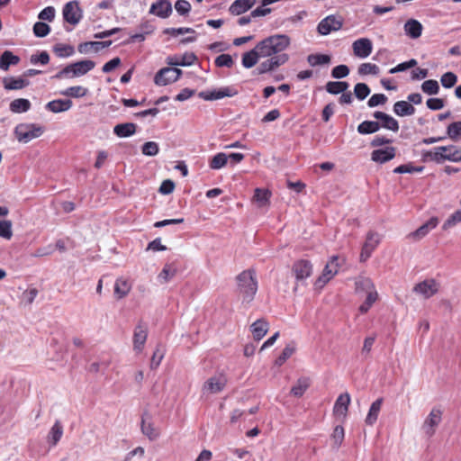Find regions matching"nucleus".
<instances>
[{
    "label": "nucleus",
    "mask_w": 461,
    "mask_h": 461,
    "mask_svg": "<svg viewBox=\"0 0 461 461\" xmlns=\"http://www.w3.org/2000/svg\"><path fill=\"white\" fill-rule=\"evenodd\" d=\"M291 40L285 34H275L260 41L257 44V50L262 58H274L288 55L285 50L290 46Z\"/></svg>",
    "instance_id": "obj_1"
},
{
    "label": "nucleus",
    "mask_w": 461,
    "mask_h": 461,
    "mask_svg": "<svg viewBox=\"0 0 461 461\" xmlns=\"http://www.w3.org/2000/svg\"><path fill=\"white\" fill-rule=\"evenodd\" d=\"M236 279L242 303L247 304L251 303L258 291V281L255 271L253 269L244 270L238 275Z\"/></svg>",
    "instance_id": "obj_2"
},
{
    "label": "nucleus",
    "mask_w": 461,
    "mask_h": 461,
    "mask_svg": "<svg viewBox=\"0 0 461 461\" xmlns=\"http://www.w3.org/2000/svg\"><path fill=\"white\" fill-rule=\"evenodd\" d=\"M95 67V63L93 60H80L66 66L59 72H58L54 77L57 79H61L82 77L92 70Z\"/></svg>",
    "instance_id": "obj_3"
},
{
    "label": "nucleus",
    "mask_w": 461,
    "mask_h": 461,
    "mask_svg": "<svg viewBox=\"0 0 461 461\" xmlns=\"http://www.w3.org/2000/svg\"><path fill=\"white\" fill-rule=\"evenodd\" d=\"M43 133V127L33 123H21L14 129V134L18 141L28 143Z\"/></svg>",
    "instance_id": "obj_4"
},
{
    "label": "nucleus",
    "mask_w": 461,
    "mask_h": 461,
    "mask_svg": "<svg viewBox=\"0 0 461 461\" xmlns=\"http://www.w3.org/2000/svg\"><path fill=\"white\" fill-rule=\"evenodd\" d=\"M440 289V283L434 278H427L421 282L417 283L412 291L414 294L420 295L423 299H429L436 295Z\"/></svg>",
    "instance_id": "obj_5"
},
{
    "label": "nucleus",
    "mask_w": 461,
    "mask_h": 461,
    "mask_svg": "<svg viewBox=\"0 0 461 461\" xmlns=\"http://www.w3.org/2000/svg\"><path fill=\"white\" fill-rule=\"evenodd\" d=\"M182 75V70L177 68H163L159 69L154 77L157 86H164L176 82Z\"/></svg>",
    "instance_id": "obj_6"
},
{
    "label": "nucleus",
    "mask_w": 461,
    "mask_h": 461,
    "mask_svg": "<svg viewBox=\"0 0 461 461\" xmlns=\"http://www.w3.org/2000/svg\"><path fill=\"white\" fill-rule=\"evenodd\" d=\"M62 14L64 20L73 26L77 25L83 17L79 3L76 0L70 1L64 5Z\"/></svg>",
    "instance_id": "obj_7"
},
{
    "label": "nucleus",
    "mask_w": 461,
    "mask_h": 461,
    "mask_svg": "<svg viewBox=\"0 0 461 461\" xmlns=\"http://www.w3.org/2000/svg\"><path fill=\"white\" fill-rule=\"evenodd\" d=\"M381 241V236L375 231H369L366 234V241L363 244L361 253H360V261H366L372 255L373 251L378 246Z\"/></svg>",
    "instance_id": "obj_8"
},
{
    "label": "nucleus",
    "mask_w": 461,
    "mask_h": 461,
    "mask_svg": "<svg viewBox=\"0 0 461 461\" xmlns=\"http://www.w3.org/2000/svg\"><path fill=\"white\" fill-rule=\"evenodd\" d=\"M442 420V411L438 408H433L426 420L422 424V430L428 436L431 437L434 435L436 431V428L441 422Z\"/></svg>",
    "instance_id": "obj_9"
},
{
    "label": "nucleus",
    "mask_w": 461,
    "mask_h": 461,
    "mask_svg": "<svg viewBox=\"0 0 461 461\" xmlns=\"http://www.w3.org/2000/svg\"><path fill=\"white\" fill-rule=\"evenodd\" d=\"M292 271L295 276L298 285L299 283L303 284L305 279L311 276L312 273V265L309 260L300 259L294 263Z\"/></svg>",
    "instance_id": "obj_10"
},
{
    "label": "nucleus",
    "mask_w": 461,
    "mask_h": 461,
    "mask_svg": "<svg viewBox=\"0 0 461 461\" xmlns=\"http://www.w3.org/2000/svg\"><path fill=\"white\" fill-rule=\"evenodd\" d=\"M238 94V91L232 86H225L212 91H202L198 96L205 101L219 100L223 97H232Z\"/></svg>",
    "instance_id": "obj_11"
},
{
    "label": "nucleus",
    "mask_w": 461,
    "mask_h": 461,
    "mask_svg": "<svg viewBox=\"0 0 461 461\" xmlns=\"http://www.w3.org/2000/svg\"><path fill=\"white\" fill-rule=\"evenodd\" d=\"M289 60V55H282L274 58H268L265 61L261 62L257 68V73L258 75L266 74L274 71L277 68L285 65Z\"/></svg>",
    "instance_id": "obj_12"
},
{
    "label": "nucleus",
    "mask_w": 461,
    "mask_h": 461,
    "mask_svg": "<svg viewBox=\"0 0 461 461\" xmlns=\"http://www.w3.org/2000/svg\"><path fill=\"white\" fill-rule=\"evenodd\" d=\"M227 379L222 375L210 377L203 385L202 391L204 394H214L221 392L226 386Z\"/></svg>",
    "instance_id": "obj_13"
},
{
    "label": "nucleus",
    "mask_w": 461,
    "mask_h": 461,
    "mask_svg": "<svg viewBox=\"0 0 461 461\" xmlns=\"http://www.w3.org/2000/svg\"><path fill=\"white\" fill-rule=\"evenodd\" d=\"M338 257L334 256L326 264L322 275L317 279L315 285L319 288H321L328 283L337 273L339 270L338 264Z\"/></svg>",
    "instance_id": "obj_14"
},
{
    "label": "nucleus",
    "mask_w": 461,
    "mask_h": 461,
    "mask_svg": "<svg viewBox=\"0 0 461 461\" xmlns=\"http://www.w3.org/2000/svg\"><path fill=\"white\" fill-rule=\"evenodd\" d=\"M342 27V22L335 15H329L322 19L317 27V31L321 35H328L331 32L339 31Z\"/></svg>",
    "instance_id": "obj_15"
},
{
    "label": "nucleus",
    "mask_w": 461,
    "mask_h": 461,
    "mask_svg": "<svg viewBox=\"0 0 461 461\" xmlns=\"http://www.w3.org/2000/svg\"><path fill=\"white\" fill-rule=\"evenodd\" d=\"M352 50L356 57L366 59L373 51V43L368 38H360L352 43Z\"/></svg>",
    "instance_id": "obj_16"
},
{
    "label": "nucleus",
    "mask_w": 461,
    "mask_h": 461,
    "mask_svg": "<svg viewBox=\"0 0 461 461\" xmlns=\"http://www.w3.org/2000/svg\"><path fill=\"white\" fill-rule=\"evenodd\" d=\"M350 401L351 398L349 393H344L339 395L333 406V414L337 418H341L342 420H345L348 414Z\"/></svg>",
    "instance_id": "obj_17"
},
{
    "label": "nucleus",
    "mask_w": 461,
    "mask_h": 461,
    "mask_svg": "<svg viewBox=\"0 0 461 461\" xmlns=\"http://www.w3.org/2000/svg\"><path fill=\"white\" fill-rule=\"evenodd\" d=\"M438 223L439 220L438 217H431L415 231L411 232L408 237L414 240H420L427 236L432 230H434L438 225Z\"/></svg>",
    "instance_id": "obj_18"
},
{
    "label": "nucleus",
    "mask_w": 461,
    "mask_h": 461,
    "mask_svg": "<svg viewBox=\"0 0 461 461\" xmlns=\"http://www.w3.org/2000/svg\"><path fill=\"white\" fill-rule=\"evenodd\" d=\"M148 337V329L141 323L135 327L133 333V349L140 353L144 348Z\"/></svg>",
    "instance_id": "obj_19"
},
{
    "label": "nucleus",
    "mask_w": 461,
    "mask_h": 461,
    "mask_svg": "<svg viewBox=\"0 0 461 461\" xmlns=\"http://www.w3.org/2000/svg\"><path fill=\"white\" fill-rule=\"evenodd\" d=\"M149 14L167 18L172 14V5L168 0H158L151 5Z\"/></svg>",
    "instance_id": "obj_20"
},
{
    "label": "nucleus",
    "mask_w": 461,
    "mask_h": 461,
    "mask_svg": "<svg viewBox=\"0 0 461 461\" xmlns=\"http://www.w3.org/2000/svg\"><path fill=\"white\" fill-rule=\"evenodd\" d=\"M355 290L357 294H366V295L377 292L371 278L363 276L356 278Z\"/></svg>",
    "instance_id": "obj_21"
},
{
    "label": "nucleus",
    "mask_w": 461,
    "mask_h": 461,
    "mask_svg": "<svg viewBox=\"0 0 461 461\" xmlns=\"http://www.w3.org/2000/svg\"><path fill=\"white\" fill-rule=\"evenodd\" d=\"M374 117L381 122L380 128L390 130L397 132L399 131V123L393 116L380 111L374 113Z\"/></svg>",
    "instance_id": "obj_22"
},
{
    "label": "nucleus",
    "mask_w": 461,
    "mask_h": 461,
    "mask_svg": "<svg viewBox=\"0 0 461 461\" xmlns=\"http://www.w3.org/2000/svg\"><path fill=\"white\" fill-rule=\"evenodd\" d=\"M395 157V148L386 147L384 149H375L371 153V159L376 163H385Z\"/></svg>",
    "instance_id": "obj_23"
},
{
    "label": "nucleus",
    "mask_w": 461,
    "mask_h": 461,
    "mask_svg": "<svg viewBox=\"0 0 461 461\" xmlns=\"http://www.w3.org/2000/svg\"><path fill=\"white\" fill-rule=\"evenodd\" d=\"M131 290V283L129 279L119 277L114 283V296L116 299L121 300L128 295Z\"/></svg>",
    "instance_id": "obj_24"
},
{
    "label": "nucleus",
    "mask_w": 461,
    "mask_h": 461,
    "mask_svg": "<svg viewBox=\"0 0 461 461\" xmlns=\"http://www.w3.org/2000/svg\"><path fill=\"white\" fill-rule=\"evenodd\" d=\"M73 105L70 99H56L46 104V109L54 113L68 111Z\"/></svg>",
    "instance_id": "obj_25"
},
{
    "label": "nucleus",
    "mask_w": 461,
    "mask_h": 461,
    "mask_svg": "<svg viewBox=\"0 0 461 461\" xmlns=\"http://www.w3.org/2000/svg\"><path fill=\"white\" fill-rule=\"evenodd\" d=\"M257 0H235L229 8V12L233 15H240L249 10Z\"/></svg>",
    "instance_id": "obj_26"
},
{
    "label": "nucleus",
    "mask_w": 461,
    "mask_h": 461,
    "mask_svg": "<svg viewBox=\"0 0 461 461\" xmlns=\"http://www.w3.org/2000/svg\"><path fill=\"white\" fill-rule=\"evenodd\" d=\"M196 60V56L194 53H185L182 56L168 57L167 62L170 66H190Z\"/></svg>",
    "instance_id": "obj_27"
},
{
    "label": "nucleus",
    "mask_w": 461,
    "mask_h": 461,
    "mask_svg": "<svg viewBox=\"0 0 461 461\" xmlns=\"http://www.w3.org/2000/svg\"><path fill=\"white\" fill-rule=\"evenodd\" d=\"M268 323L264 319L257 320L250 326V330L253 335V338L256 340H260L268 330Z\"/></svg>",
    "instance_id": "obj_28"
},
{
    "label": "nucleus",
    "mask_w": 461,
    "mask_h": 461,
    "mask_svg": "<svg viewBox=\"0 0 461 461\" xmlns=\"http://www.w3.org/2000/svg\"><path fill=\"white\" fill-rule=\"evenodd\" d=\"M393 113L401 117L410 116L415 113L414 106L408 101H398L393 104Z\"/></svg>",
    "instance_id": "obj_29"
},
{
    "label": "nucleus",
    "mask_w": 461,
    "mask_h": 461,
    "mask_svg": "<svg viewBox=\"0 0 461 461\" xmlns=\"http://www.w3.org/2000/svg\"><path fill=\"white\" fill-rule=\"evenodd\" d=\"M383 404V398H378L370 406L368 413L366 417V423L369 426H373L377 419Z\"/></svg>",
    "instance_id": "obj_30"
},
{
    "label": "nucleus",
    "mask_w": 461,
    "mask_h": 461,
    "mask_svg": "<svg viewBox=\"0 0 461 461\" xmlns=\"http://www.w3.org/2000/svg\"><path fill=\"white\" fill-rule=\"evenodd\" d=\"M137 125L132 122L120 123L114 126L113 133L120 138L132 136L136 132Z\"/></svg>",
    "instance_id": "obj_31"
},
{
    "label": "nucleus",
    "mask_w": 461,
    "mask_h": 461,
    "mask_svg": "<svg viewBox=\"0 0 461 461\" xmlns=\"http://www.w3.org/2000/svg\"><path fill=\"white\" fill-rule=\"evenodd\" d=\"M404 32L411 39H417L421 35L422 25L417 20H408L404 24Z\"/></svg>",
    "instance_id": "obj_32"
},
{
    "label": "nucleus",
    "mask_w": 461,
    "mask_h": 461,
    "mask_svg": "<svg viewBox=\"0 0 461 461\" xmlns=\"http://www.w3.org/2000/svg\"><path fill=\"white\" fill-rule=\"evenodd\" d=\"M20 62V58L14 55L10 50H5L0 56V68L7 71L11 65H17Z\"/></svg>",
    "instance_id": "obj_33"
},
{
    "label": "nucleus",
    "mask_w": 461,
    "mask_h": 461,
    "mask_svg": "<svg viewBox=\"0 0 461 461\" xmlns=\"http://www.w3.org/2000/svg\"><path fill=\"white\" fill-rule=\"evenodd\" d=\"M262 58L258 50H257V45L251 50L245 52L242 55V66L246 68L254 67L258 59Z\"/></svg>",
    "instance_id": "obj_34"
},
{
    "label": "nucleus",
    "mask_w": 461,
    "mask_h": 461,
    "mask_svg": "<svg viewBox=\"0 0 461 461\" xmlns=\"http://www.w3.org/2000/svg\"><path fill=\"white\" fill-rule=\"evenodd\" d=\"M63 435V426L59 420H56L48 434V443L56 446Z\"/></svg>",
    "instance_id": "obj_35"
},
{
    "label": "nucleus",
    "mask_w": 461,
    "mask_h": 461,
    "mask_svg": "<svg viewBox=\"0 0 461 461\" xmlns=\"http://www.w3.org/2000/svg\"><path fill=\"white\" fill-rule=\"evenodd\" d=\"M88 94V89L82 86H75L68 87L60 92V95L72 98L84 97Z\"/></svg>",
    "instance_id": "obj_36"
},
{
    "label": "nucleus",
    "mask_w": 461,
    "mask_h": 461,
    "mask_svg": "<svg viewBox=\"0 0 461 461\" xmlns=\"http://www.w3.org/2000/svg\"><path fill=\"white\" fill-rule=\"evenodd\" d=\"M446 146L436 147L433 150L428 151L424 157L427 159L432 160L436 163H442L446 161L444 153H446Z\"/></svg>",
    "instance_id": "obj_37"
},
{
    "label": "nucleus",
    "mask_w": 461,
    "mask_h": 461,
    "mask_svg": "<svg viewBox=\"0 0 461 461\" xmlns=\"http://www.w3.org/2000/svg\"><path fill=\"white\" fill-rule=\"evenodd\" d=\"M271 193L267 189L257 188L255 189L254 201L258 207H265L268 205Z\"/></svg>",
    "instance_id": "obj_38"
},
{
    "label": "nucleus",
    "mask_w": 461,
    "mask_h": 461,
    "mask_svg": "<svg viewBox=\"0 0 461 461\" xmlns=\"http://www.w3.org/2000/svg\"><path fill=\"white\" fill-rule=\"evenodd\" d=\"M31 108V103L28 99L18 98L11 102L10 110L15 113L27 112Z\"/></svg>",
    "instance_id": "obj_39"
},
{
    "label": "nucleus",
    "mask_w": 461,
    "mask_h": 461,
    "mask_svg": "<svg viewBox=\"0 0 461 461\" xmlns=\"http://www.w3.org/2000/svg\"><path fill=\"white\" fill-rule=\"evenodd\" d=\"M348 83L345 81H330L326 84V90L331 95H339L348 88Z\"/></svg>",
    "instance_id": "obj_40"
},
{
    "label": "nucleus",
    "mask_w": 461,
    "mask_h": 461,
    "mask_svg": "<svg viewBox=\"0 0 461 461\" xmlns=\"http://www.w3.org/2000/svg\"><path fill=\"white\" fill-rule=\"evenodd\" d=\"M228 163V155L222 152L214 155L210 162L209 167L212 169L218 170L225 167Z\"/></svg>",
    "instance_id": "obj_41"
},
{
    "label": "nucleus",
    "mask_w": 461,
    "mask_h": 461,
    "mask_svg": "<svg viewBox=\"0 0 461 461\" xmlns=\"http://www.w3.org/2000/svg\"><path fill=\"white\" fill-rule=\"evenodd\" d=\"M380 129V123L374 121H365L357 126L360 134L375 133Z\"/></svg>",
    "instance_id": "obj_42"
},
{
    "label": "nucleus",
    "mask_w": 461,
    "mask_h": 461,
    "mask_svg": "<svg viewBox=\"0 0 461 461\" xmlns=\"http://www.w3.org/2000/svg\"><path fill=\"white\" fill-rule=\"evenodd\" d=\"M345 437V431L342 426L338 425L334 428L333 432L330 436V439L332 441V447L335 450H338L341 446Z\"/></svg>",
    "instance_id": "obj_43"
},
{
    "label": "nucleus",
    "mask_w": 461,
    "mask_h": 461,
    "mask_svg": "<svg viewBox=\"0 0 461 461\" xmlns=\"http://www.w3.org/2000/svg\"><path fill=\"white\" fill-rule=\"evenodd\" d=\"M141 431L149 440H155L159 437L158 429L151 422H147L145 420H142L141 422Z\"/></svg>",
    "instance_id": "obj_44"
},
{
    "label": "nucleus",
    "mask_w": 461,
    "mask_h": 461,
    "mask_svg": "<svg viewBox=\"0 0 461 461\" xmlns=\"http://www.w3.org/2000/svg\"><path fill=\"white\" fill-rule=\"evenodd\" d=\"M28 85V82L23 78H5L4 86L7 90H18L22 89Z\"/></svg>",
    "instance_id": "obj_45"
},
{
    "label": "nucleus",
    "mask_w": 461,
    "mask_h": 461,
    "mask_svg": "<svg viewBox=\"0 0 461 461\" xmlns=\"http://www.w3.org/2000/svg\"><path fill=\"white\" fill-rule=\"evenodd\" d=\"M446 153H444L446 160L451 162L461 161V148L454 145L446 146Z\"/></svg>",
    "instance_id": "obj_46"
},
{
    "label": "nucleus",
    "mask_w": 461,
    "mask_h": 461,
    "mask_svg": "<svg viewBox=\"0 0 461 461\" xmlns=\"http://www.w3.org/2000/svg\"><path fill=\"white\" fill-rule=\"evenodd\" d=\"M53 51L59 58L70 57L75 53L73 46L63 43L56 44L53 47Z\"/></svg>",
    "instance_id": "obj_47"
},
{
    "label": "nucleus",
    "mask_w": 461,
    "mask_h": 461,
    "mask_svg": "<svg viewBox=\"0 0 461 461\" xmlns=\"http://www.w3.org/2000/svg\"><path fill=\"white\" fill-rule=\"evenodd\" d=\"M308 63L312 67L329 64L330 61V57L326 54H311L307 58Z\"/></svg>",
    "instance_id": "obj_48"
},
{
    "label": "nucleus",
    "mask_w": 461,
    "mask_h": 461,
    "mask_svg": "<svg viewBox=\"0 0 461 461\" xmlns=\"http://www.w3.org/2000/svg\"><path fill=\"white\" fill-rule=\"evenodd\" d=\"M421 90L429 95H437L439 91V86L437 80L429 79L422 83Z\"/></svg>",
    "instance_id": "obj_49"
},
{
    "label": "nucleus",
    "mask_w": 461,
    "mask_h": 461,
    "mask_svg": "<svg viewBox=\"0 0 461 461\" xmlns=\"http://www.w3.org/2000/svg\"><path fill=\"white\" fill-rule=\"evenodd\" d=\"M308 387V380L306 378H300L297 383L291 388V393L296 397H301Z\"/></svg>",
    "instance_id": "obj_50"
},
{
    "label": "nucleus",
    "mask_w": 461,
    "mask_h": 461,
    "mask_svg": "<svg viewBox=\"0 0 461 461\" xmlns=\"http://www.w3.org/2000/svg\"><path fill=\"white\" fill-rule=\"evenodd\" d=\"M77 50L82 54H87L91 51L98 52L100 51V44L98 41L82 42L78 45Z\"/></svg>",
    "instance_id": "obj_51"
},
{
    "label": "nucleus",
    "mask_w": 461,
    "mask_h": 461,
    "mask_svg": "<svg viewBox=\"0 0 461 461\" xmlns=\"http://www.w3.org/2000/svg\"><path fill=\"white\" fill-rule=\"evenodd\" d=\"M447 136L452 140H456L461 137V122L450 123L447 128Z\"/></svg>",
    "instance_id": "obj_52"
},
{
    "label": "nucleus",
    "mask_w": 461,
    "mask_h": 461,
    "mask_svg": "<svg viewBox=\"0 0 461 461\" xmlns=\"http://www.w3.org/2000/svg\"><path fill=\"white\" fill-rule=\"evenodd\" d=\"M159 151L158 144L155 141H147L141 147V152L145 156L153 157Z\"/></svg>",
    "instance_id": "obj_53"
},
{
    "label": "nucleus",
    "mask_w": 461,
    "mask_h": 461,
    "mask_svg": "<svg viewBox=\"0 0 461 461\" xmlns=\"http://www.w3.org/2000/svg\"><path fill=\"white\" fill-rule=\"evenodd\" d=\"M378 293L373 292L370 294H367L365 302L359 306V312L361 313H366L372 307V305L377 301Z\"/></svg>",
    "instance_id": "obj_54"
},
{
    "label": "nucleus",
    "mask_w": 461,
    "mask_h": 461,
    "mask_svg": "<svg viewBox=\"0 0 461 461\" xmlns=\"http://www.w3.org/2000/svg\"><path fill=\"white\" fill-rule=\"evenodd\" d=\"M440 82L445 88H451L456 84L457 76L453 72H446L441 76Z\"/></svg>",
    "instance_id": "obj_55"
},
{
    "label": "nucleus",
    "mask_w": 461,
    "mask_h": 461,
    "mask_svg": "<svg viewBox=\"0 0 461 461\" xmlns=\"http://www.w3.org/2000/svg\"><path fill=\"white\" fill-rule=\"evenodd\" d=\"M50 27L43 22H37L33 25V33L36 37H45L50 33Z\"/></svg>",
    "instance_id": "obj_56"
},
{
    "label": "nucleus",
    "mask_w": 461,
    "mask_h": 461,
    "mask_svg": "<svg viewBox=\"0 0 461 461\" xmlns=\"http://www.w3.org/2000/svg\"><path fill=\"white\" fill-rule=\"evenodd\" d=\"M460 222H461V210H457L447 218V220L442 225V229L448 230Z\"/></svg>",
    "instance_id": "obj_57"
},
{
    "label": "nucleus",
    "mask_w": 461,
    "mask_h": 461,
    "mask_svg": "<svg viewBox=\"0 0 461 461\" xmlns=\"http://www.w3.org/2000/svg\"><path fill=\"white\" fill-rule=\"evenodd\" d=\"M357 72L360 75H377L379 68L375 64L363 63L358 67Z\"/></svg>",
    "instance_id": "obj_58"
},
{
    "label": "nucleus",
    "mask_w": 461,
    "mask_h": 461,
    "mask_svg": "<svg viewBox=\"0 0 461 461\" xmlns=\"http://www.w3.org/2000/svg\"><path fill=\"white\" fill-rule=\"evenodd\" d=\"M354 94L359 100H364L370 94V88L365 83H357L354 87Z\"/></svg>",
    "instance_id": "obj_59"
},
{
    "label": "nucleus",
    "mask_w": 461,
    "mask_h": 461,
    "mask_svg": "<svg viewBox=\"0 0 461 461\" xmlns=\"http://www.w3.org/2000/svg\"><path fill=\"white\" fill-rule=\"evenodd\" d=\"M295 351V348L294 345H287L280 354V356L276 358V364L277 366H282Z\"/></svg>",
    "instance_id": "obj_60"
},
{
    "label": "nucleus",
    "mask_w": 461,
    "mask_h": 461,
    "mask_svg": "<svg viewBox=\"0 0 461 461\" xmlns=\"http://www.w3.org/2000/svg\"><path fill=\"white\" fill-rule=\"evenodd\" d=\"M215 65L219 68H231L234 64L233 59L230 54H221L215 59Z\"/></svg>",
    "instance_id": "obj_61"
},
{
    "label": "nucleus",
    "mask_w": 461,
    "mask_h": 461,
    "mask_svg": "<svg viewBox=\"0 0 461 461\" xmlns=\"http://www.w3.org/2000/svg\"><path fill=\"white\" fill-rule=\"evenodd\" d=\"M423 170V167H414L411 164L401 165L393 169V172L396 174H404V173H420Z\"/></svg>",
    "instance_id": "obj_62"
},
{
    "label": "nucleus",
    "mask_w": 461,
    "mask_h": 461,
    "mask_svg": "<svg viewBox=\"0 0 461 461\" xmlns=\"http://www.w3.org/2000/svg\"><path fill=\"white\" fill-rule=\"evenodd\" d=\"M12 236V222L7 220L0 221V237L10 240Z\"/></svg>",
    "instance_id": "obj_63"
},
{
    "label": "nucleus",
    "mask_w": 461,
    "mask_h": 461,
    "mask_svg": "<svg viewBox=\"0 0 461 461\" xmlns=\"http://www.w3.org/2000/svg\"><path fill=\"white\" fill-rule=\"evenodd\" d=\"M176 275V269L172 268L170 266L166 265L162 271L158 275V279L163 282H168L174 276Z\"/></svg>",
    "instance_id": "obj_64"
}]
</instances>
